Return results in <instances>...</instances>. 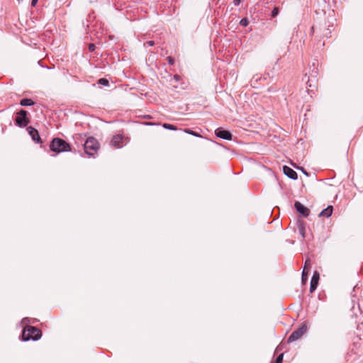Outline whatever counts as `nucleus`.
I'll list each match as a JSON object with an SVG mask.
<instances>
[{
    "mask_svg": "<svg viewBox=\"0 0 363 363\" xmlns=\"http://www.w3.org/2000/svg\"><path fill=\"white\" fill-rule=\"evenodd\" d=\"M42 337V331L35 327L30 325H26L23 330L21 335V339L22 341H29V340H33L36 341L41 338Z\"/></svg>",
    "mask_w": 363,
    "mask_h": 363,
    "instance_id": "f257e3e1",
    "label": "nucleus"
},
{
    "mask_svg": "<svg viewBox=\"0 0 363 363\" xmlns=\"http://www.w3.org/2000/svg\"><path fill=\"white\" fill-rule=\"evenodd\" d=\"M50 150L59 154L64 152H71L72 147L69 143L60 138H54L50 143Z\"/></svg>",
    "mask_w": 363,
    "mask_h": 363,
    "instance_id": "f03ea898",
    "label": "nucleus"
},
{
    "mask_svg": "<svg viewBox=\"0 0 363 363\" xmlns=\"http://www.w3.org/2000/svg\"><path fill=\"white\" fill-rule=\"evenodd\" d=\"M99 147V143L92 136L87 138L84 144V152L89 156H94L97 152Z\"/></svg>",
    "mask_w": 363,
    "mask_h": 363,
    "instance_id": "7ed1b4c3",
    "label": "nucleus"
},
{
    "mask_svg": "<svg viewBox=\"0 0 363 363\" xmlns=\"http://www.w3.org/2000/svg\"><path fill=\"white\" fill-rule=\"evenodd\" d=\"M28 112L26 110L21 109L16 112V116L14 119L16 125L19 128H25L30 123V119L28 116Z\"/></svg>",
    "mask_w": 363,
    "mask_h": 363,
    "instance_id": "20e7f679",
    "label": "nucleus"
},
{
    "mask_svg": "<svg viewBox=\"0 0 363 363\" xmlns=\"http://www.w3.org/2000/svg\"><path fill=\"white\" fill-rule=\"evenodd\" d=\"M215 135L221 139L226 140H231L233 139V134L230 131L225 130L221 127L218 128L215 130Z\"/></svg>",
    "mask_w": 363,
    "mask_h": 363,
    "instance_id": "39448f33",
    "label": "nucleus"
},
{
    "mask_svg": "<svg viewBox=\"0 0 363 363\" xmlns=\"http://www.w3.org/2000/svg\"><path fill=\"white\" fill-rule=\"evenodd\" d=\"M26 130L35 143L39 144L43 143V140L40 136L39 132L36 128H33V126H28Z\"/></svg>",
    "mask_w": 363,
    "mask_h": 363,
    "instance_id": "423d86ee",
    "label": "nucleus"
},
{
    "mask_svg": "<svg viewBox=\"0 0 363 363\" xmlns=\"http://www.w3.org/2000/svg\"><path fill=\"white\" fill-rule=\"evenodd\" d=\"M296 212L301 216L307 218L310 215V209L302 204L301 202L296 201Z\"/></svg>",
    "mask_w": 363,
    "mask_h": 363,
    "instance_id": "0eeeda50",
    "label": "nucleus"
},
{
    "mask_svg": "<svg viewBox=\"0 0 363 363\" xmlns=\"http://www.w3.org/2000/svg\"><path fill=\"white\" fill-rule=\"evenodd\" d=\"M123 136L121 135H116L113 137L111 140V145L114 147H122Z\"/></svg>",
    "mask_w": 363,
    "mask_h": 363,
    "instance_id": "6e6552de",
    "label": "nucleus"
},
{
    "mask_svg": "<svg viewBox=\"0 0 363 363\" xmlns=\"http://www.w3.org/2000/svg\"><path fill=\"white\" fill-rule=\"evenodd\" d=\"M308 324L304 322L301 323V326L296 330V340L301 338L307 331Z\"/></svg>",
    "mask_w": 363,
    "mask_h": 363,
    "instance_id": "1a4fd4ad",
    "label": "nucleus"
},
{
    "mask_svg": "<svg viewBox=\"0 0 363 363\" xmlns=\"http://www.w3.org/2000/svg\"><path fill=\"white\" fill-rule=\"evenodd\" d=\"M284 174L287 176L289 178L295 179V171L291 167L284 165L283 167Z\"/></svg>",
    "mask_w": 363,
    "mask_h": 363,
    "instance_id": "9d476101",
    "label": "nucleus"
},
{
    "mask_svg": "<svg viewBox=\"0 0 363 363\" xmlns=\"http://www.w3.org/2000/svg\"><path fill=\"white\" fill-rule=\"evenodd\" d=\"M333 211V206L329 205L326 208L321 211V212L319 213V217H325L329 218L331 216Z\"/></svg>",
    "mask_w": 363,
    "mask_h": 363,
    "instance_id": "9b49d317",
    "label": "nucleus"
},
{
    "mask_svg": "<svg viewBox=\"0 0 363 363\" xmlns=\"http://www.w3.org/2000/svg\"><path fill=\"white\" fill-rule=\"evenodd\" d=\"M19 104L22 106H34L35 102L31 99L24 98L20 101Z\"/></svg>",
    "mask_w": 363,
    "mask_h": 363,
    "instance_id": "f8f14e48",
    "label": "nucleus"
},
{
    "mask_svg": "<svg viewBox=\"0 0 363 363\" xmlns=\"http://www.w3.org/2000/svg\"><path fill=\"white\" fill-rule=\"evenodd\" d=\"M296 224L298 225L299 233L301 235L302 238H305V226L303 225V222L301 220H298L296 222Z\"/></svg>",
    "mask_w": 363,
    "mask_h": 363,
    "instance_id": "ddd939ff",
    "label": "nucleus"
},
{
    "mask_svg": "<svg viewBox=\"0 0 363 363\" xmlns=\"http://www.w3.org/2000/svg\"><path fill=\"white\" fill-rule=\"evenodd\" d=\"M308 274V268H306V266H304L303 272H302V276H301V280H302L303 284H304L307 281Z\"/></svg>",
    "mask_w": 363,
    "mask_h": 363,
    "instance_id": "4468645a",
    "label": "nucleus"
},
{
    "mask_svg": "<svg viewBox=\"0 0 363 363\" xmlns=\"http://www.w3.org/2000/svg\"><path fill=\"white\" fill-rule=\"evenodd\" d=\"M162 127L165 129H167V130H177V127L175 126L173 124H170V123H163L162 124Z\"/></svg>",
    "mask_w": 363,
    "mask_h": 363,
    "instance_id": "2eb2a0df",
    "label": "nucleus"
},
{
    "mask_svg": "<svg viewBox=\"0 0 363 363\" xmlns=\"http://www.w3.org/2000/svg\"><path fill=\"white\" fill-rule=\"evenodd\" d=\"M184 131L189 135H194V136H196V137H202L201 134H199V133L197 132H195L191 129H189V128H186L184 130Z\"/></svg>",
    "mask_w": 363,
    "mask_h": 363,
    "instance_id": "dca6fc26",
    "label": "nucleus"
},
{
    "mask_svg": "<svg viewBox=\"0 0 363 363\" xmlns=\"http://www.w3.org/2000/svg\"><path fill=\"white\" fill-rule=\"evenodd\" d=\"M320 279V276L318 272H315L311 278V282L318 283Z\"/></svg>",
    "mask_w": 363,
    "mask_h": 363,
    "instance_id": "f3484780",
    "label": "nucleus"
},
{
    "mask_svg": "<svg viewBox=\"0 0 363 363\" xmlns=\"http://www.w3.org/2000/svg\"><path fill=\"white\" fill-rule=\"evenodd\" d=\"M98 84L103 86H108L109 85V81L106 78H100L98 80Z\"/></svg>",
    "mask_w": 363,
    "mask_h": 363,
    "instance_id": "a211bd4d",
    "label": "nucleus"
},
{
    "mask_svg": "<svg viewBox=\"0 0 363 363\" xmlns=\"http://www.w3.org/2000/svg\"><path fill=\"white\" fill-rule=\"evenodd\" d=\"M296 169L301 171L306 177L311 176V173L308 172L303 167L296 165Z\"/></svg>",
    "mask_w": 363,
    "mask_h": 363,
    "instance_id": "6ab92c4d",
    "label": "nucleus"
},
{
    "mask_svg": "<svg viewBox=\"0 0 363 363\" xmlns=\"http://www.w3.org/2000/svg\"><path fill=\"white\" fill-rule=\"evenodd\" d=\"M248 24H249V20L247 18H243L240 21V25L243 27L247 26Z\"/></svg>",
    "mask_w": 363,
    "mask_h": 363,
    "instance_id": "aec40b11",
    "label": "nucleus"
},
{
    "mask_svg": "<svg viewBox=\"0 0 363 363\" xmlns=\"http://www.w3.org/2000/svg\"><path fill=\"white\" fill-rule=\"evenodd\" d=\"M318 283L311 282V284H310V292L313 293L314 291H315L317 287H318Z\"/></svg>",
    "mask_w": 363,
    "mask_h": 363,
    "instance_id": "412c9836",
    "label": "nucleus"
},
{
    "mask_svg": "<svg viewBox=\"0 0 363 363\" xmlns=\"http://www.w3.org/2000/svg\"><path fill=\"white\" fill-rule=\"evenodd\" d=\"M318 283L311 282V284H310V292L313 293L314 291H315L317 287H318Z\"/></svg>",
    "mask_w": 363,
    "mask_h": 363,
    "instance_id": "4be33fe9",
    "label": "nucleus"
},
{
    "mask_svg": "<svg viewBox=\"0 0 363 363\" xmlns=\"http://www.w3.org/2000/svg\"><path fill=\"white\" fill-rule=\"evenodd\" d=\"M283 356L284 354L281 353L276 358V359L272 363H282L283 362Z\"/></svg>",
    "mask_w": 363,
    "mask_h": 363,
    "instance_id": "5701e85b",
    "label": "nucleus"
},
{
    "mask_svg": "<svg viewBox=\"0 0 363 363\" xmlns=\"http://www.w3.org/2000/svg\"><path fill=\"white\" fill-rule=\"evenodd\" d=\"M294 341H295V330L291 332L290 336L288 338L287 342L291 343Z\"/></svg>",
    "mask_w": 363,
    "mask_h": 363,
    "instance_id": "b1692460",
    "label": "nucleus"
},
{
    "mask_svg": "<svg viewBox=\"0 0 363 363\" xmlns=\"http://www.w3.org/2000/svg\"><path fill=\"white\" fill-rule=\"evenodd\" d=\"M279 9L278 7H274L272 11L271 16L272 17L274 18L279 14Z\"/></svg>",
    "mask_w": 363,
    "mask_h": 363,
    "instance_id": "393cba45",
    "label": "nucleus"
},
{
    "mask_svg": "<svg viewBox=\"0 0 363 363\" xmlns=\"http://www.w3.org/2000/svg\"><path fill=\"white\" fill-rule=\"evenodd\" d=\"M167 59L169 65H173L174 64V59L172 57L169 56V57H167Z\"/></svg>",
    "mask_w": 363,
    "mask_h": 363,
    "instance_id": "a878e982",
    "label": "nucleus"
},
{
    "mask_svg": "<svg viewBox=\"0 0 363 363\" xmlns=\"http://www.w3.org/2000/svg\"><path fill=\"white\" fill-rule=\"evenodd\" d=\"M155 45V42L153 40H150V41H147L144 43V45L145 47H147V46H152Z\"/></svg>",
    "mask_w": 363,
    "mask_h": 363,
    "instance_id": "bb28decb",
    "label": "nucleus"
},
{
    "mask_svg": "<svg viewBox=\"0 0 363 363\" xmlns=\"http://www.w3.org/2000/svg\"><path fill=\"white\" fill-rule=\"evenodd\" d=\"M89 48V50L90 52H94V51L95 50L96 46H95V45H94V44H93V43H90V44L89 45V48Z\"/></svg>",
    "mask_w": 363,
    "mask_h": 363,
    "instance_id": "cd10ccee",
    "label": "nucleus"
},
{
    "mask_svg": "<svg viewBox=\"0 0 363 363\" xmlns=\"http://www.w3.org/2000/svg\"><path fill=\"white\" fill-rule=\"evenodd\" d=\"M38 0H31L30 5L31 6L34 7L36 6Z\"/></svg>",
    "mask_w": 363,
    "mask_h": 363,
    "instance_id": "c85d7f7f",
    "label": "nucleus"
},
{
    "mask_svg": "<svg viewBox=\"0 0 363 363\" xmlns=\"http://www.w3.org/2000/svg\"><path fill=\"white\" fill-rule=\"evenodd\" d=\"M181 79V77L179 74H174V79L177 82L179 81Z\"/></svg>",
    "mask_w": 363,
    "mask_h": 363,
    "instance_id": "c756f323",
    "label": "nucleus"
},
{
    "mask_svg": "<svg viewBox=\"0 0 363 363\" xmlns=\"http://www.w3.org/2000/svg\"><path fill=\"white\" fill-rule=\"evenodd\" d=\"M241 2V0H233V4L235 6H239Z\"/></svg>",
    "mask_w": 363,
    "mask_h": 363,
    "instance_id": "7c9ffc66",
    "label": "nucleus"
},
{
    "mask_svg": "<svg viewBox=\"0 0 363 363\" xmlns=\"http://www.w3.org/2000/svg\"><path fill=\"white\" fill-rule=\"evenodd\" d=\"M286 242H289L291 245L294 244V241L293 240L288 239V238L286 239Z\"/></svg>",
    "mask_w": 363,
    "mask_h": 363,
    "instance_id": "2f4dec72",
    "label": "nucleus"
},
{
    "mask_svg": "<svg viewBox=\"0 0 363 363\" xmlns=\"http://www.w3.org/2000/svg\"><path fill=\"white\" fill-rule=\"evenodd\" d=\"M156 123H152V122H147L145 123V125H155Z\"/></svg>",
    "mask_w": 363,
    "mask_h": 363,
    "instance_id": "473e14b6",
    "label": "nucleus"
},
{
    "mask_svg": "<svg viewBox=\"0 0 363 363\" xmlns=\"http://www.w3.org/2000/svg\"><path fill=\"white\" fill-rule=\"evenodd\" d=\"M23 321L25 322V323H29L30 322V319H29V318H23Z\"/></svg>",
    "mask_w": 363,
    "mask_h": 363,
    "instance_id": "72a5a7b5",
    "label": "nucleus"
},
{
    "mask_svg": "<svg viewBox=\"0 0 363 363\" xmlns=\"http://www.w3.org/2000/svg\"><path fill=\"white\" fill-rule=\"evenodd\" d=\"M310 82H311V80L308 78V80H307V82H306V84H308V86H309V87H311V86H312V85H311V84L310 83Z\"/></svg>",
    "mask_w": 363,
    "mask_h": 363,
    "instance_id": "f704fd0d",
    "label": "nucleus"
},
{
    "mask_svg": "<svg viewBox=\"0 0 363 363\" xmlns=\"http://www.w3.org/2000/svg\"><path fill=\"white\" fill-rule=\"evenodd\" d=\"M291 165H292L293 167H295V163H294L293 162H291Z\"/></svg>",
    "mask_w": 363,
    "mask_h": 363,
    "instance_id": "c9c22d12",
    "label": "nucleus"
},
{
    "mask_svg": "<svg viewBox=\"0 0 363 363\" xmlns=\"http://www.w3.org/2000/svg\"><path fill=\"white\" fill-rule=\"evenodd\" d=\"M307 265H308V263H307V261H306V263H305V266H306V268H308Z\"/></svg>",
    "mask_w": 363,
    "mask_h": 363,
    "instance_id": "e433bc0d",
    "label": "nucleus"
}]
</instances>
